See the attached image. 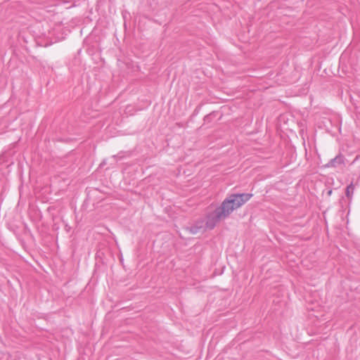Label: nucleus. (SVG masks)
Instances as JSON below:
<instances>
[{
  "label": "nucleus",
  "instance_id": "1",
  "mask_svg": "<svg viewBox=\"0 0 360 360\" xmlns=\"http://www.w3.org/2000/svg\"><path fill=\"white\" fill-rule=\"evenodd\" d=\"M252 197V193H247L229 195L219 207L207 214L205 221L206 228L214 229L219 221L227 218L234 210L243 206Z\"/></svg>",
  "mask_w": 360,
  "mask_h": 360
},
{
  "label": "nucleus",
  "instance_id": "4",
  "mask_svg": "<svg viewBox=\"0 0 360 360\" xmlns=\"http://www.w3.org/2000/svg\"><path fill=\"white\" fill-rule=\"evenodd\" d=\"M354 191V186L352 183L349 184L346 188V196L348 198H351Z\"/></svg>",
  "mask_w": 360,
  "mask_h": 360
},
{
  "label": "nucleus",
  "instance_id": "2",
  "mask_svg": "<svg viewBox=\"0 0 360 360\" xmlns=\"http://www.w3.org/2000/svg\"><path fill=\"white\" fill-rule=\"evenodd\" d=\"M187 229L191 234H197L204 230V221H199L195 225L188 227Z\"/></svg>",
  "mask_w": 360,
  "mask_h": 360
},
{
  "label": "nucleus",
  "instance_id": "3",
  "mask_svg": "<svg viewBox=\"0 0 360 360\" xmlns=\"http://www.w3.org/2000/svg\"><path fill=\"white\" fill-rule=\"evenodd\" d=\"M344 162V157L342 155H337L334 158L331 159L330 162L326 165L327 167H335Z\"/></svg>",
  "mask_w": 360,
  "mask_h": 360
}]
</instances>
